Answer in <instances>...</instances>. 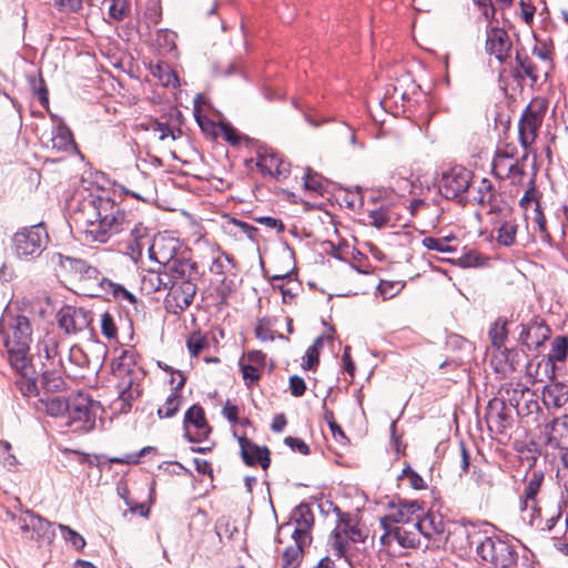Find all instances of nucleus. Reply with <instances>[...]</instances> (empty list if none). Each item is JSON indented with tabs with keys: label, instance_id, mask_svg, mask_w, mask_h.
I'll return each mask as SVG.
<instances>
[{
	"label": "nucleus",
	"instance_id": "obj_1",
	"mask_svg": "<svg viewBox=\"0 0 568 568\" xmlns=\"http://www.w3.org/2000/svg\"><path fill=\"white\" fill-rule=\"evenodd\" d=\"M149 255L161 267L143 275L142 290L148 294L169 290L164 300L165 308L175 315L181 314L193 303L196 294L200 277L197 264L186 258H172L170 252L159 251L156 257L154 246L149 248Z\"/></svg>",
	"mask_w": 568,
	"mask_h": 568
},
{
	"label": "nucleus",
	"instance_id": "obj_2",
	"mask_svg": "<svg viewBox=\"0 0 568 568\" xmlns=\"http://www.w3.org/2000/svg\"><path fill=\"white\" fill-rule=\"evenodd\" d=\"M88 219L83 229L84 241L106 243L123 230L126 214L110 196H95L87 206Z\"/></svg>",
	"mask_w": 568,
	"mask_h": 568
},
{
	"label": "nucleus",
	"instance_id": "obj_3",
	"mask_svg": "<svg viewBox=\"0 0 568 568\" xmlns=\"http://www.w3.org/2000/svg\"><path fill=\"white\" fill-rule=\"evenodd\" d=\"M112 374L119 379L116 389L121 404L120 412L128 413L132 407V403L142 394V388L136 382L138 372L135 369L134 354L124 351L120 357L115 358L112 362Z\"/></svg>",
	"mask_w": 568,
	"mask_h": 568
},
{
	"label": "nucleus",
	"instance_id": "obj_4",
	"mask_svg": "<svg viewBox=\"0 0 568 568\" xmlns=\"http://www.w3.org/2000/svg\"><path fill=\"white\" fill-rule=\"evenodd\" d=\"M476 555L483 564L494 568H516L519 562L517 545L497 535L480 537L476 542Z\"/></svg>",
	"mask_w": 568,
	"mask_h": 568
},
{
	"label": "nucleus",
	"instance_id": "obj_5",
	"mask_svg": "<svg viewBox=\"0 0 568 568\" xmlns=\"http://www.w3.org/2000/svg\"><path fill=\"white\" fill-rule=\"evenodd\" d=\"M52 262L65 271L72 272L79 280L83 288V294L91 297H100L103 295L104 285L102 281L108 278L102 275L97 266L87 260L71 257L61 253L52 256Z\"/></svg>",
	"mask_w": 568,
	"mask_h": 568
},
{
	"label": "nucleus",
	"instance_id": "obj_6",
	"mask_svg": "<svg viewBox=\"0 0 568 568\" xmlns=\"http://www.w3.org/2000/svg\"><path fill=\"white\" fill-rule=\"evenodd\" d=\"M49 235L43 223L19 229L11 239V248L20 261H32L45 250Z\"/></svg>",
	"mask_w": 568,
	"mask_h": 568
},
{
	"label": "nucleus",
	"instance_id": "obj_7",
	"mask_svg": "<svg viewBox=\"0 0 568 568\" xmlns=\"http://www.w3.org/2000/svg\"><path fill=\"white\" fill-rule=\"evenodd\" d=\"M32 328L28 317L19 315L13 318L4 338V346L10 364L33 361L29 357Z\"/></svg>",
	"mask_w": 568,
	"mask_h": 568
},
{
	"label": "nucleus",
	"instance_id": "obj_8",
	"mask_svg": "<svg viewBox=\"0 0 568 568\" xmlns=\"http://www.w3.org/2000/svg\"><path fill=\"white\" fill-rule=\"evenodd\" d=\"M473 172L462 165H456L443 172L438 181V191L447 200L466 202V193L471 184Z\"/></svg>",
	"mask_w": 568,
	"mask_h": 568
},
{
	"label": "nucleus",
	"instance_id": "obj_9",
	"mask_svg": "<svg viewBox=\"0 0 568 568\" xmlns=\"http://www.w3.org/2000/svg\"><path fill=\"white\" fill-rule=\"evenodd\" d=\"M65 413V425L74 432H88L95 425V415L92 412V400L83 393H77L69 397Z\"/></svg>",
	"mask_w": 568,
	"mask_h": 568
},
{
	"label": "nucleus",
	"instance_id": "obj_10",
	"mask_svg": "<svg viewBox=\"0 0 568 568\" xmlns=\"http://www.w3.org/2000/svg\"><path fill=\"white\" fill-rule=\"evenodd\" d=\"M67 348L68 345L62 338L54 334H47L37 344L39 369H63Z\"/></svg>",
	"mask_w": 568,
	"mask_h": 568
},
{
	"label": "nucleus",
	"instance_id": "obj_11",
	"mask_svg": "<svg viewBox=\"0 0 568 568\" xmlns=\"http://www.w3.org/2000/svg\"><path fill=\"white\" fill-rule=\"evenodd\" d=\"M335 510L339 516V524L331 534V546L334 550V555L338 558L345 557L348 541L363 542L365 536L359 528L352 525L349 520H344L345 514H342L337 507Z\"/></svg>",
	"mask_w": 568,
	"mask_h": 568
},
{
	"label": "nucleus",
	"instance_id": "obj_12",
	"mask_svg": "<svg viewBox=\"0 0 568 568\" xmlns=\"http://www.w3.org/2000/svg\"><path fill=\"white\" fill-rule=\"evenodd\" d=\"M183 429L184 438L190 443H200L209 437L211 428L202 406L194 404L185 412Z\"/></svg>",
	"mask_w": 568,
	"mask_h": 568
},
{
	"label": "nucleus",
	"instance_id": "obj_13",
	"mask_svg": "<svg viewBox=\"0 0 568 568\" xmlns=\"http://www.w3.org/2000/svg\"><path fill=\"white\" fill-rule=\"evenodd\" d=\"M59 328L65 334H78L90 326L91 314L82 307L67 305L57 314Z\"/></svg>",
	"mask_w": 568,
	"mask_h": 568
},
{
	"label": "nucleus",
	"instance_id": "obj_14",
	"mask_svg": "<svg viewBox=\"0 0 568 568\" xmlns=\"http://www.w3.org/2000/svg\"><path fill=\"white\" fill-rule=\"evenodd\" d=\"M544 113L539 110H532L530 105L526 106L518 122L519 143L525 151H528L535 142L538 131L542 124Z\"/></svg>",
	"mask_w": 568,
	"mask_h": 568
},
{
	"label": "nucleus",
	"instance_id": "obj_15",
	"mask_svg": "<svg viewBox=\"0 0 568 568\" xmlns=\"http://www.w3.org/2000/svg\"><path fill=\"white\" fill-rule=\"evenodd\" d=\"M256 166L263 174L274 178H286L290 174V163L272 149L260 148L257 151Z\"/></svg>",
	"mask_w": 568,
	"mask_h": 568
},
{
	"label": "nucleus",
	"instance_id": "obj_16",
	"mask_svg": "<svg viewBox=\"0 0 568 568\" xmlns=\"http://www.w3.org/2000/svg\"><path fill=\"white\" fill-rule=\"evenodd\" d=\"M486 422L490 430L503 434L513 425V418L505 400L493 398L486 409Z\"/></svg>",
	"mask_w": 568,
	"mask_h": 568
},
{
	"label": "nucleus",
	"instance_id": "obj_17",
	"mask_svg": "<svg viewBox=\"0 0 568 568\" xmlns=\"http://www.w3.org/2000/svg\"><path fill=\"white\" fill-rule=\"evenodd\" d=\"M11 367L19 374L16 384L23 396H41L37 382L40 376L33 361L21 362V364H10Z\"/></svg>",
	"mask_w": 568,
	"mask_h": 568
},
{
	"label": "nucleus",
	"instance_id": "obj_18",
	"mask_svg": "<svg viewBox=\"0 0 568 568\" xmlns=\"http://www.w3.org/2000/svg\"><path fill=\"white\" fill-rule=\"evenodd\" d=\"M291 520L295 525L292 538L301 540L302 542H311V530L314 525V515L310 505L301 503L296 506L291 514Z\"/></svg>",
	"mask_w": 568,
	"mask_h": 568
},
{
	"label": "nucleus",
	"instance_id": "obj_19",
	"mask_svg": "<svg viewBox=\"0 0 568 568\" xmlns=\"http://www.w3.org/2000/svg\"><path fill=\"white\" fill-rule=\"evenodd\" d=\"M519 342L529 349L539 348L549 338L551 329L544 321L534 320L527 325H520Z\"/></svg>",
	"mask_w": 568,
	"mask_h": 568
},
{
	"label": "nucleus",
	"instance_id": "obj_20",
	"mask_svg": "<svg viewBox=\"0 0 568 568\" xmlns=\"http://www.w3.org/2000/svg\"><path fill=\"white\" fill-rule=\"evenodd\" d=\"M241 456L247 466L260 464L263 469L268 468L271 464L270 450L266 446H257L247 437H239Z\"/></svg>",
	"mask_w": 568,
	"mask_h": 568
},
{
	"label": "nucleus",
	"instance_id": "obj_21",
	"mask_svg": "<svg viewBox=\"0 0 568 568\" xmlns=\"http://www.w3.org/2000/svg\"><path fill=\"white\" fill-rule=\"evenodd\" d=\"M510 49L511 42L506 30L495 27L488 31L486 51L495 55L500 63L507 60Z\"/></svg>",
	"mask_w": 568,
	"mask_h": 568
},
{
	"label": "nucleus",
	"instance_id": "obj_22",
	"mask_svg": "<svg viewBox=\"0 0 568 568\" xmlns=\"http://www.w3.org/2000/svg\"><path fill=\"white\" fill-rule=\"evenodd\" d=\"M544 473L541 470H532L526 478L525 488L520 497V510L532 509L538 516L540 509L537 506V495L544 483Z\"/></svg>",
	"mask_w": 568,
	"mask_h": 568
},
{
	"label": "nucleus",
	"instance_id": "obj_23",
	"mask_svg": "<svg viewBox=\"0 0 568 568\" xmlns=\"http://www.w3.org/2000/svg\"><path fill=\"white\" fill-rule=\"evenodd\" d=\"M548 443L561 450H568V414L555 417L545 426Z\"/></svg>",
	"mask_w": 568,
	"mask_h": 568
},
{
	"label": "nucleus",
	"instance_id": "obj_24",
	"mask_svg": "<svg viewBox=\"0 0 568 568\" xmlns=\"http://www.w3.org/2000/svg\"><path fill=\"white\" fill-rule=\"evenodd\" d=\"M491 224L497 233L496 240L500 245L510 247L516 243L518 224L516 220L511 219V215L507 217L491 219Z\"/></svg>",
	"mask_w": 568,
	"mask_h": 568
},
{
	"label": "nucleus",
	"instance_id": "obj_25",
	"mask_svg": "<svg viewBox=\"0 0 568 568\" xmlns=\"http://www.w3.org/2000/svg\"><path fill=\"white\" fill-rule=\"evenodd\" d=\"M65 353L68 354V361H64V374L73 378L82 376V369L89 365V358L87 354L78 345H68Z\"/></svg>",
	"mask_w": 568,
	"mask_h": 568
},
{
	"label": "nucleus",
	"instance_id": "obj_26",
	"mask_svg": "<svg viewBox=\"0 0 568 568\" xmlns=\"http://www.w3.org/2000/svg\"><path fill=\"white\" fill-rule=\"evenodd\" d=\"M541 399L547 409L561 408L568 403V389L562 383L546 385L542 389Z\"/></svg>",
	"mask_w": 568,
	"mask_h": 568
},
{
	"label": "nucleus",
	"instance_id": "obj_27",
	"mask_svg": "<svg viewBox=\"0 0 568 568\" xmlns=\"http://www.w3.org/2000/svg\"><path fill=\"white\" fill-rule=\"evenodd\" d=\"M69 397L60 395H42L36 405L38 410H44L51 417H65Z\"/></svg>",
	"mask_w": 568,
	"mask_h": 568
},
{
	"label": "nucleus",
	"instance_id": "obj_28",
	"mask_svg": "<svg viewBox=\"0 0 568 568\" xmlns=\"http://www.w3.org/2000/svg\"><path fill=\"white\" fill-rule=\"evenodd\" d=\"M424 515V508L417 500H399L395 513L392 518L395 523L416 521Z\"/></svg>",
	"mask_w": 568,
	"mask_h": 568
},
{
	"label": "nucleus",
	"instance_id": "obj_29",
	"mask_svg": "<svg viewBox=\"0 0 568 568\" xmlns=\"http://www.w3.org/2000/svg\"><path fill=\"white\" fill-rule=\"evenodd\" d=\"M43 395H54L65 389L67 383L62 378L63 369H39Z\"/></svg>",
	"mask_w": 568,
	"mask_h": 568
},
{
	"label": "nucleus",
	"instance_id": "obj_30",
	"mask_svg": "<svg viewBox=\"0 0 568 568\" xmlns=\"http://www.w3.org/2000/svg\"><path fill=\"white\" fill-rule=\"evenodd\" d=\"M178 373L180 376V381L172 389V393L168 396L164 406H162L158 409V416L160 418H171L180 409V404H181L182 397L179 393L184 387L186 378L182 372H178Z\"/></svg>",
	"mask_w": 568,
	"mask_h": 568
},
{
	"label": "nucleus",
	"instance_id": "obj_31",
	"mask_svg": "<svg viewBox=\"0 0 568 568\" xmlns=\"http://www.w3.org/2000/svg\"><path fill=\"white\" fill-rule=\"evenodd\" d=\"M51 141L53 149L58 151L71 152L77 150L72 132L63 121L53 128Z\"/></svg>",
	"mask_w": 568,
	"mask_h": 568
},
{
	"label": "nucleus",
	"instance_id": "obj_32",
	"mask_svg": "<svg viewBox=\"0 0 568 568\" xmlns=\"http://www.w3.org/2000/svg\"><path fill=\"white\" fill-rule=\"evenodd\" d=\"M419 517L418 520L413 523V528L417 529L427 539H432L433 535H442L445 530V525L442 518L434 514H427Z\"/></svg>",
	"mask_w": 568,
	"mask_h": 568
},
{
	"label": "nucleus",
	"instance_id": "obj_33",
	"mask_svg": "<svg viewBox=\"0 0 568 568\" xmlns=\"http://www.w3.org/2000/svg\"><path fill=\"white\" fill-rule=\"evenodd\" d=\"M30 524L32 528L31 539H36L37 541H50L54 537L52 524L33 511Z\"/></svg>",
	"mask_w": 568,
	"mask_h": 568
},
{
	"label": "nucleus",
	"instance_id": "obj_34",
	"mask_svg": "<svg viewBox=\"0 0 568 568\" xmlns=\"http://www.w3.org/2000/svg\"><path fill=\"white\" fill-rule=\"evenodd\" d=\"M488 206V214L494 215L491 219L507 217L511 215V207L508 205L501 193H494L484 200L483 206Z\"/></svg>",
	"mask_w": 568,
	"mask_h": 568
},
{
	"label": "nucleus",
	"instance_id": "obj_35",
	"mask_svg": "<svg viewBox=\"0 0 568 568\" xmlns=\"http://www.w3.org/2000/svg\"><path fill=\"white\" fill-rule=\"evenodd\" d=\"M102 284L104 285L103 295L101 297L109 298V296H112L116 301H128L130 304L136 303V297L131 292H129L124 286L121 284L114 283L111 280L102 281Z\"/></svg>",
	"mask_w": 568,
	"mask_h": 568
},
{
	"label": "nucleus",
	"instance_id": "obj_36",
	"mask_svg": "<svg viewBox=\"0 0 568 568\" xmlns=\"http://www.w3.org/2000/svg\"><path fill=\"white\" fill-rule=\"evenodd\" d=\"M294 545L288 546L284 552L282 558V567L283 568H298L301 558L303 555V549L310 542H302L301 540L293 539Z\"/></svg>",
	"mask_w": 568,
	"mask_h": 568
},
{
	"label": "nucleus",
	"instance_id": "obj_37",
	"mask_svg": "<svg viewBox=\"0 0 568 568\" xmlns=\"http://www.w3.org/2000/svg\"><path fill=\"white\" fill-rule=\"evenodd\" d=\"M234 268H236V262L234 257L226 252H221L219 256L213 258L210 265V272L215 275H225ZM224 281L225 276H223L221 282L224 283Z\"/></svg>",
	"mask_w": 568,
	"mask_h": 568
},
{
	"label": "nucleus",
	"instance_id": "obj_38",
	"mask_svg": "<svg viewBox=\"0 0 568 568\" xmlns=\"http://www.w3.org/2000/svg\"><path fill=\"white\" fill-rule=\"evenodd\" d=\"M394 539L397 540L403 548H415L419 545V531L417 529H407L402 526L393 528Z\"/></svg>",
	"mask_w": 568,
	"mask_h": 568
},
{
	"label": "nucleus",
	"instance_id": "obj_39",
	"mask_svg": "<svg viewBox=\"0 0 568 568\" xmlns=\"http://www.w3.org/2000/svg\"><path fill=\"white\" fill-rule=\"evenodd\" d=\"M528 158V151H525L520 159L514 160L510 165L506 169V173L499 176V180H511L513 184L520 183L525 174V162Z\"/></svg>",
	"mask_w": 568,
	"mask_h": 568
},
{
	"label": "nucleus",
	"instance_id": "obj_40",
	"mask_svg": "<svg viewBox=\"0 0 568 568\" xmlns=\"http://www.w3.org/2000/svg\"><path fill=\"white\" fill-rule=\"evenodd\" d=\"M507 323L508 322L506 318L498 317L489 328L488 334L491 341V345L497 349H500L507 339Z\"/></svg>",
	"mask_w": 568,
	"mask_h": 568
},
{
	"label": "nucleus",
	"instance_id": "obj_41",
	"mask_svg": "<svg viewBox=\"0 0 568 568\" xmlns=\"http://www.w3.org/2000/svg\"><path fill=\"white\" fill-rule=\"evenodd\" d=\"M487 258L478 251L469 250L468 252H465L458 256L455 263L460 267L468 268L483 266Z\"/></svg>",
	"mask_w": 568,
	"mask_h": 568
},
{
	"label": "nucleus",
	"instance_id": "obj_42",
	"mask_svg": "<svg viewBox=\"0 0 568 568\" xmlns=\"http://www.w3.org/2000/svg\"><path fill=\"white\" fill-rule=\"evenodd\" d=\"M516 63L523 70L524 74L528 77L532 83L538 81V70L527 54H521L519 51L516 53Z\"/></svg>",
	"mask_w": 568,
	"mask_h": 568
},
{
	"label": "nucleus",
	"instance_id": "obj_43",
	"mask_svg": "<svg viewBox=\"0 0 568 568\" xmlns=\"http://www.w3.org/2000/svg\"><path fill=\"white\" fill-rule=\"evenodd\" d=\"M130 12L129 0H111L108 6V13L112 20L122 21Z\"/></svg>",
	"mask_w": 568,
	"mask_h": 568
},
{
	"label": "nucleus",
	"instance_id": "obj_44",
	"mask_svg": "<svg viewBox=\"0 0 568 568\" xmlns=\"http://www.w3.org/2000/svg\"><path fill=\"white\" fill-rule=\"evenodd\" d=\"M568 355V337L564 335L556 336L551 343L550 361L562 362Z\"/></svg>",
	"mask_w": 568,
	"mask_h": 568
},
{
	"label": "nucleus",
	"instance_id": "obj_45",
	"mask_svg": "<svg viewBox=\"0 0 568 568\" xmlns=\"http://www.w3.org/2000/svg\"><path fill=\"white\" fill-rule=\"evenodd\" d=\"M153 74L156 75L165 87H175L179 83L178 75L170 69L166 63H158Z\"/></svg>",
	"mask_w": 568,
	"mask_h": 568
},
{
	"label": "nucleus",
	"instance_id": "obj_46",
	"mask_svg": "<svg viewBox=\"0 0 568 568\" xmlns=\"http://www.w3.org/2000/svg\"><path fill=\"white\" fill-rule=\"evenodd\" d=\"M389 206H381L369 212V224L376 229H383L390 222Z\"/></svg>",
	"mask_w": 568,
	"mask_h": 568
},
{
	"label": "nucleus",
	"instance_id": "obj_47",
	"mask_svg": "<svg viewBox=\"0 0 568 568\" xmlns=\"http://www.w3.org/2000/svg\"><path fill=\"white\" fill-rule=\"evenodd\" d=\"M532 54L541 60L545 64L544 72L547 75L552 70L551 50L546 42H538L532 48Z\"/></svg>",
	"mask_w": 568,
	"mask_h": 568
},
{
	"label": "nucleus",
	"instance_id": "obj_48",
	"mask_svg": "<svg viewBox=\"0 0 568 568\" xmlns=\"http://www.w3.org/2000/svg\"><path fill=\"white\" fill-rule=\"evenodd\" d=\"M449 237H425L423 239V245L427 250L437 251L440 253H450L455 251V247L448 244Z\"/></svg>",
	"mask_w": 568,
	"mask_h": 568
},
{
	"label": "nucleus",
	"instance_id": "obj_49",
	"mask_svg": "<svg viewBox=\"0 0 568 568\" xmlns=\"http://www.w3.org/2000/svg\"><path fill=\"white\" fill-rule=\"evenodd\" d=\"M59 529H60L64 540L67 542H70L75 549L79 550V549L84 548L85 540L79 532H77L69 526L62 525V524L59 525Z\"/></svg>",
	"mask_w": 568,
	"mask_h": 568
},
{
	"label": "nucleus",
	"instance_id": "obj_50",
	"mask_svg": "<svg viewBox=\"0 0 568 568\" xmlns=\"http://www.w3.org/2000/svg\"><path fill=\"white\" fill-rule=\"evenodd\" d=\"M303 180H304L305 189L312 190L316 193H321V194L323 193V191H324L323 180L317 173H314L311 169H307V171L305 172V174L303 176Z\"/></svg>",
	"mask_w": 568,
	"mask_h": 568
},
{
	"label": "nucleus",
	"instance_id": "obj_51",
	"mask_svg": "<svg viewBox=\"0 0 568 568\" xmlns=\"http://www.w3.org/2000/svg\"><path fill=\"white\" fill-rule=\"evenodd\" d=\"M399 479L406 478L412 488L418 490L426 488V484L422 476L410 468V466H406L402 474L398 476Z\"/></svg>",
	"mask_w": 568,
	"mask_h": 568
},
{
	"label": "nucleus",
	"instance_id": "obj_52",
	"mask_svg": "<svg viewBox=\"0 0 568 568\" xmlns=\"http://www.w3.org/2000/svg\"><path fill=\"white\" fill-rule=\"evenodd\" d=\"M101 332L104 337L112 339L116 337L118 329L113 316L105 312L101 315Z\"/></svg>",
	"mask_w": 568,
	"mask_h": 568
},
{
	"label": "nucleus",
	"instance_id": "obj_53",
	"mask_svg": "<svg viewBox=\"0 0 568 568\" xmlns=\"http://www.w3.org/2000/svg\"><path fill=\"white\" fill-rule=\"evenodd\" d=\"M186 344L191 356H197L209 345L207 339L200 333L192 334Z\"/></svg>",
	"mask_w": 568,
	"mask_h": 568
},
{
	"label": "nucleus",
	"instance_id": "obj_54",
	"mask_svg": "<svg viewBox=\"0 0 568 568\" xmlns=\"http://www.w3.org/2000/svg\"><path fill=\"white\" fill-rule=\"evenodd\" d=\"M240 367L246 386L250 387L254 385L261 378V374L257 366L253 364H243L242 362H240Z\"/></svg>",
	"mask_w": 568,
	"mask_h": 568
},
{
	"label": "nucleus",
	"instance_id": "obj_55",
	"mask_svg": "<svg viewBox=\"0 0 568 568\" xmlns=\"http://www.w3.org/2000/svg\"><path fill=\"white\" fill-rule=\"evenodd\" d=\"M404 287V283L396 281H381L377 288L384 298H390L398 294Z\"/></svg>",
	"mask_w": 568,
	"mask_h": 568
},
{
	"label": "nucleus",
	"instance_id": "obj_56",
	"mask_svg": "<svg viewBox=\"0 0 568 568\" xmlns=\"http://www.w3.org/2000/svg\"><path fill=\"white\" fill-rule=\"evenodd\" d=\"M148 130H151L156 134L160 140H164L169 136H171L172 140L176 139V134L173 129L166 123L159 122L158 120L152 121L148 126Z\"/></svg>",
	"mask_w": 568,
	"mask_h": 568
},
{
	"label": "nucleus",
	"instance_id": "obj_57",
	"mask_svg": "<svg viewBox=\"0 0 568 568\" xmlns=\"http://www.w3.org/2000/svg\"><path fill=\"white\" fill-rule=\"evenodd\" d=\"M255 335L262 342H268L274 339V333L271 328V323L267 318L258 320L255 326Z\"/></svg>",
	"mask_w": 568,
	"mask_h": 568
},
{
	"label": "nucleus",
	"instance_id": "obj_58",
	"mask_svg": "<svg viewBox=\"0 0 568 568\" xmlns=\"http://www.w3.org/2000/svg\"><path fill=\"white\" fill-rule=\"evenodd\" d=\"M540 194L536 187L535 179H530L529 186L526 190L524 196L519 201L520 207L527 210L529 204L531 202H535L537 204V201H539Z\"/></svg>",
	"mask_w": 568,
	"mask_h": 568
},
{
	"label": "nucleus",
	"instance_id": "obj_59",
	"mask_svg": "<svg viewBox=\"0 0 568 568\" xmlns=\"http://www.w3.org/2000/svg\"><path fill=\"white\" fill-rule=\"evenodd\" d=\"M156 448L152 446L143 447L141 450L134 454H128L123 458H113L111 462L118 463V464H138L140 462V458L149 453H155Z\"/></svg>",
	"mask_w": 568,
	"mask_h": 568
},
{
	"label": "nucleus",
	"instance_id": "obj_60",
	"mask_svg": "<svg viewBox=\"0 0 568 568\" xmlns=\"http://www.w3.org/2000/svg\"><path fill=\"white\" fill-rule=\"evenodd\" d=\"M495 186L488 179H481L478 187H477V196L475 200L480 204L484 205V200L496 193Z\"/></svg>",
	"mask_w": 568,
	"mask_h": 568
},
{
	"label": "nucleus",
	"instance_id": "obj_61",
	"mask_svg": "<svg viewBox=\"0 0 568 568\" xmlns=\"http://www.w3.org/2000/svg\"><path fill=\"white\" fill-rule=\"evenodd\" d=\"M519 8L523 21L527 26L531 27L536 13V7L531 2V0H520Z\"/></svg>",
	"mask_w": 568,
	"mask_h": 568
},
{
	"label": "nucleus",
	"instance_id": "obj_62",
	"mask_svg": "<svg viewBox=\"0 0 568 568\" xmlns=\"http://www.w3.org/2000/svg\"><path fill=\"white\" fill-rule=\"evenodd\" d=\"M83 4V0H54V7L63 13H75Z\"/></svg>",
	"mask_w": 568,
	"mask_h": 568
},
{
	"label": "nucleus",
	"instance_id": "obj_63",
	"mask_svg": "<svg viewBox=\"0 0 568 568\" xmlns=\"http://www.w3.org/2000/svg\"><path fill=\"white\" fill-rule=\"evenodd\" d=\"M8 515L18 525V527L20 528V530L22 532H24V534L31 532L32 534V528H31V524H30L31 516H32V510H26L19 517H17L16 515H13L11 513H8Z\"/></svg>",
	"mask_w": 568,
	"mask_h": 568
},
{
	"label": "nucleus",
	"instance_id": "obj_64",
	"mask_svg": "<svg viewBox=\"0 0 568 568\" xmlns=\"http://www.w3.org/2000/svg\"><path fill=\"white\" fill-rule=\"evenodd\" d=\"M284 443L293 452H297L302 455H308L311 452L308 445L302 438L288 436L284 439Z\"/></svg>",
	"mask_w": 568,
	"mask_h": 568
}]
</instances>
